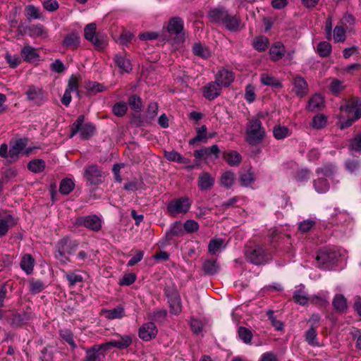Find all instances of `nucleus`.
<instances>
[{
  "instance_id": "1",
  "label": "nucleus",
  "mask_w": 361,
  "mask_h": 361,
  "mask_svg": "<svg viewBox=\"0 0 361 361\" xmlns=\"http://www.w3.org/2000/svg\"><path fill=\"white\" fill-rule=\"evenodd\" d=\"M79 243L77 240H71L68 237H64L59 240L55 245L54 257L62 265L67 264L70 258L66 255L74 254L78 249Z\"/></svg>"
},
{
  "instance_id": "2",
  "label": "nucleus",
  "mask_w": 361,
  "mask_h": 361,
  "mask_svg": "<svg viewBox=\"0 0 361 361\" xmlns=\"http://www.w3.org/2000/svg\"><path fill=\"white\" fill-rule=\"evenodd\" d=\"M266 130L259 118H252L246 125V142L250 145H256L262 142Z\"/></svg>"
},
{
  "instance_id": "3",
  "label": "nucleus",
  "mask_w": 361,
  "mask_h": 361,
  "mask_svg": "<svg viewBox=\"0 0 361 361\" xmlns=\"http://www.w3.org/2000/svg\"><path fill=\"white\" fill-rule=\"evenodd\" d=\"M192 200L187 196H182L169 201L166 206V212L171 217L187 214L191 207Z\"/></svg>"
},
{
  "instance_id": "4",
  "label": "nucleus",
  "mask_w": 361,
  "mask_h": 361,
  "mask_svg": "<svg viewBox=\"0 0 361 361\" xmlns=\"http://www.w3.org/2000/svg\"><path fill=\"white\" fill-rule=\"evenodd\" d=\"M245 255L250 262L255 265L264 264L271 259L269 252L262 246L257 245L247 247Z\"/></svg>"
},
{
  "instance_id": "5",
  "label": "nucleus",
  "mask_w": 361,
  "mask_h": 361,
  "mask_svg": "<svg viewBox=\"0 0 361 361\" xmlns=\"http://www.w3.org/2000/svg\"><path fill=\"white\" fill-rule=\"evenodd\" d=\"M85 116L80 115L71 126V137H73L78 132L82 140H89L94 133L95 126L91 123H84Z\"/></svg>"
},
{
  "instance_id": "6",
  "label": "nucleus",
  "mask_w": 361,
  "mask_h": 361,
  "mask_svg": "<svg viewBox=\"0 0 361 361\" xmlns=\"http://www.w3.org/2000/svg\"><path fill=\"white\" fill-rule=\"evenodd\" d=\"M165 295L168 298L170 312L178 315L182 312L181 298L177 290L174 288L167 287L165 288Z\"/></svg>"
},
{
  "instance_id": "7",
  "label": "nucleus",
  "mask_w": 361,
  "mask_h": 361,
  "mask_svg": "<svg viewBox=\"0 0 361 361\" xmlns=\"http://www.w3.org/2000/svg\"><path fill=\"white\" fill-rule=\"evenodd\" d=\"M340 110L347 116H355V119H359L361 117V102L357 97L352 98L341 105Z\"/></svg>"
},
{
  "instance_id": "8",
  "label": "nucleus",
  "mask_w": 361,
  "mask_h": 361,
  "mask_svg": "<svg viewBox=\"0 0 361 361\" xmlns=\"http://www.w3.org/2000/svg\"><path fill=\"white\" fill-rule=\"evenodd\" d=\"M75 224L96 232L100 231L102 227V219L96 214L78 217L76 219Z\"/></svg>"
},
{
  "instance_id": "9",
  "label": "nucleus",
  "mask_w": 361,
  "mask_h": 361,
  "mask_svg": "<svg viewBox=\"0 0 361 361\" xmlns=\"http://www.w3.org/2000/svg\"><path fill=\"white\" fill-rule=\"evenodd\" d=\"M84 177L89 185L96 186L102 183V172L95 164L85 168Z\"/></svg>"
},
{
  "instance_id": "10",
  "label": "nucleus",
  "mask_w": 361,
  "mask_h": 361,
  "mask_svg": "<svg viewBox=\"0 0 361 361\" xmlns=\"http://www.w3.org/2000/svg\"><path fill=\"white\" fill-rule=\"evenodd\" d=\"M338 257L339 255L334 249L324 247L318 252L316 259L322 265L329 266L334 264Z\"/></svg>"
},
{
  "instance_id": "11",
  "label": "nucleus",
  "mask_w": 361,
  "mask_h": 361,
  "mask_svg": "<svg viewBox=\"0 0 361 361\" xmlns=\"http://www.w3.org/2000/svg\"><path fill=\"white\" fill-rule=\"evenodd\" d=\"M85 352V356L82 361H102L104 357L103 351L107 350L105 345L102 344H95L90 348L82 347Z\"/></svg>"
},
{
  "instance_id": "12",
  "label": "nucleus",
  "mask_w": 361,
  "mask_h": 361,
  "mask_svg": "<svg viewBox=\"0 0 361 361\" xmlns=\"http://www.w3.org/2000/svg\"><path fill=\"white\" fill-rule=\"evenodd\" d=\"M25 94L27 100L32 102L37 106L42 105L47 100L44 90L36 85H28Z\"/></svg>"
},
{
  "instance_id": "13",
  "label": "nucleus",
  "mask_w": 361,
  "mask_h": 361,
  "mask_svg": "<svg viewBox=\"0 0 361 361\" xmlns=\"http://www.w3.org/2000/svg\"><path fill=\"white\" fill-rule=\"evenodd\" d=\"M96 30L97 25L95 23L87 24L84 29L85 38L94 46L102 48L104 44V40L98 35H96Z\"/></svg>"
},
{
  "instance_id": "14",
  "label": "nucleus",
  "mask_w": 361,
  "mask_h": 361,
  "mask_svg": "<svg viewBox=\"0 0 361 361\" xmlns=\"http://www.w3.org/2000/svg\"><path fill=\"white\" fill-rule=\"evenodd\" d=\"M118 339H113L108 342L104 343L106 349L108 350L111 348H116L120 350L126 349L131 345L133 339L129 335H118Z\"/></svg>"
},
{
  "instance_id": "15",
  "label": "nucleus",
  "mask_w": 361,
  "mask_h": 361,
  "mask_svg": "<svg viewBox=\"0 0 361 361\" xmlns=\"http://www.w3.org/2000/svg\"><path fill=\"white\" fill-rule=\"evenodd\" d=\"M158 330L154 322H147L143 324L139 329V337L145 341H148L155 338Z\"/></svg>"
},
{
  "instance_id": "16",
  "label": "nucleus",
  "mask_w": 361,
  "mask_h": 361,
  "mask_svg": "<svg viewBox=\"0 0 361 361\" xmlns=\"http://www.w3.org/2000/svg\"><path fill=\"white\" fill-rule=\"evenodd\" d=\"M235 79V73L228 69L222 68L215 75V82L221 87H228Z\"/></svg>"
},
{
  "instance_id": "17",
  "label": "nucleus",
  "mask_w": 361,
  "mask_h": 361,
  "mask_svg": "<svg viewBox=\"0 0 361 361\" xmlns=\"http://www.w3.org/2000/svg\"><path fill=\"white\" fill-rule=\"evenodd\" d=\"M221 92V87L215 81L209 82L202 87V94L208 100H214L217 98Z\"/></svg>"
},
{
  "instance_id": "18",
  "label": "nucleus",
  "mask_w": 361,
  "mask_h": 361,
  "mask_svg": "<svg viewBox=\"0 0 361 361\" xmlns=\"http://www.w3.org/2000/svg\"><path fill=\"white\" fill-rule=\"evenodd\" d=\"M27 140L25 138L17 139L10 142L9 157L16 161L19 154L25 148Z\"/></svg>"
},
{
  "instance_id": "19",
  "label": "nucleus",
  "mask_w": 361,
  "mask_h": 361,
  "mask_svg": "<svg viewBox=\"0 0 361 361\" xmlns=\"http://www.w3.org/2000/svg\"><path fill=\"white\" fill-rule=\"evenodd\" d=\"M25 29L28 32V35L32 38L39 37L45 39L48 37V30L42 24H32L26 26Z\"/></svg>"
},
{
  "instance_id": "20",
  "label": "nucleus",
  "mask_w": 361,
  "mask_h": 361,
  "mask_svg": "<svg viewBox=\"0 0 361 361\" xmlns=\"http://www.w3.org/2000/svg\"><path fill=\"white\" fill-rule=\"evenodd\" d=\"M293 85V91L297 96L302 97L307 93L308 85L304 78L300 75L294 77Z\"/></svg>"
},
{
  "instance_id": "21",
  "label": "nucleus",
  "mask_w": 361,
  "mask_h": 361,
  "mask_svg": "<svg viewBox=\"0 0 361 361\" xmlns=\"http://www.w3.org/2000/svg\"><path fill=\"white\" fill-rule=\"evenodd\" d=\"M226 28L231 32H238L240 30L241 20L238 16L228 13L223 24Z\"/></svg>"
},
{
  "instance_id": "22",
  "label": "nucleus",
  "mask_w": 361,
  "mask_h": 361,
  "mask_svg": "<svg viewBox=\"0 0 361 361\" xmlns=\"http://www.w3.org/2000/svg\"><path fill=\"white\" fill-rule=\"evenodd\" d=\"M228 13L225 8L216 7L209 11L208 17L213 23L223 24Z\"/></svg>"
},
{
  "instance_id": "23",
  "label": "nucleus",
  "mask_w": 361,
  "mask_h": 361,
  "mask_svg": "<svg viewBox=\"0 0 361 361\" xmlns=\"http://www.w3.org/2000/svg\"><path fill=\"white\" fill-rule=\"evenodd\" d=\"M337 173V166L333 163H326L316 170V173L321 177L333 180Z\"/></svg>"
},
{
  "instance_id": "24",
  "label": "nucleus",
  "mask_w": 361,
  "mask_h": 361,
  "mask_svg": "<svg viewBox=\"0 0 361 361\" xmlns=\"http://www.w3.org/2000/svg\"><path fill=\"white\" fill-rule=\"evenodd\" d=\"M80 44L79 35L76 32H71L66 35L62 41V45L68 49H75Z\"/></svg>"
},
{
  "instance_id": "25",
  "label": "nucleus",
  "mask_w": 361,
  "mask_h": 361,
  "mask_svg": "<svg viewBox=\"0 0 361 361\" xmlns=\"http://www.w3.org/2000/svg\"><path fill=\"white\" fill-rule=\"evenodd\" d=\"M115 64L123 71L129 73L132 70V65L125 53H118L114 56Z\"/></svg>"
},
{
  "instance_id": "26",
  "label": "nucleus",
  "mask_w": 361,
  "mask_h": 361,
  "mask_svg": "<svg viewBox=\"0 0 361 361\" xmlns=\"http://www.w3.org/2000/svg\"><path fill=\"white\" fill-rule=\"evenodd\" d=\"M286 52L284 45L281 42H276L269 49L270 59L272 61L281 60Z\"/></svg>"
},
{
  "instance_id": "27",
  "label": "nucleus",
  "mask_w": 361,
  "mask_h": 361,
  "mask_svg": "<svg viewBox=\"0 0 361 361\" xmlns=\"http://www.w3.org/2000/svg\"><path fill=\"white\" fill-rule=\"evenodd\" d=\"M214 178L208 172L201 173L198 177V187L202 191L210 190L214 185Z\"/></svg>"
},
{
  "instance_id": "28",
  "label": "nucleus",
  "mask_w": 361,
  "mask_h": 361,
  "mask_svg": "<svg viewBox=\"0 0 361 361\" xmlns=\"http://www.w3.org/2000/svg\"><path fill=\"white\" fill-rule=\"evenodd\" d=\"M183 27V20L179 17H173L169 22L167 30L171 35H178L182 33Z\"/></svg>"
},
{
  "instance_id": "29",
  "label": "nucleus",
  "mask_w": 361,
  "mask_h": 361,
  "mask_svg": "<svg viewBox=\"0 0 361 361\" xmlns=\"http://www.w3.org/2000/svg\"><path fill=\"white\" fill-rule=\"evenodd\" d=\"M17 224L16 219L11 214H7L0 219V237L4 236L9 228Z\"/></svg>"
},
{
  "instance_id": "30",
  "label": "nucleus",
  "mask_w": 361,
  "mask_h": 361,
  "mask_svg": "<svg viewBox=\"0 0 361 361\" xmlns=\"http://www.w3.org/2000/svg\"><path fill=\"white\" fill-rule=\"evenodd\" d=\"M332 305L336 312L344 313L348 310L347 299L342 294H336L333 298Z\"/></svg>"
},
{
  "instance_id": "31",
  "label": "nucleus",
  "mask_w": 361,
  "mask_h": 361,
  "mask_svg": "<svg viewBox=\"0 0 361 361\" xmlns=\"http://www.w3.org/2000/svg\"><path fill=\"white\" fill-rule=\"evenodd\" d=\"M20 268L26 273V274H31L33 271L35 267V259L28 253L23 255L20 262Z\"/></svg>"
},
{
  "instance_id": "32",
  "label": "nucleus",
  "mask_w": 361,
  "mask_h": 361,
  "mask_svg": "<svg viewBox=\"0 0 361 361\" xmlns=\"http://www.w3.org/2000/svg\"><path fill=\"white\" fill-rule=\"evenodd\" d=\"M220 269V267L216 259H206L202 264V270L207 275H214Z\"/></svg>"
},
{
  "instance_id": "33",
  "label": "nucleus",
  "mask_w": 361,
  "mask_h": 361,
  "mask_svg": "<svg viewBox=\"0 0 361 361\" xmlns=\"http://www.w3.org/2000/svg\"><path fill=\"white\" fill-rule=\"evenodd\" d=\"M184 234L183 226L180 221H176L169 227V229L166 232V235L169 238L173 236H182Z\"/></svg>"
},
{
  "instance_id": "34",
  "label": "nucleus",
  "mask_w": 361,
  "mask_h": 361,
  "mask_svg": "<svg viewBox=\"0 0 361 361\" xmlns=\"http://www.w3.org/2000/svg\"><path fill=\"white\" fill-rule=\"evenodd\" d=\"M30 319V316L27 312L15 313L10 319V324L13 326H20L26 324Z\"/></svg>"
},
{
  "instance_id": "35",
  "label": "nucleus",
  "mask_w": 361,
  "mask_h": 361,
  "mask_svg": "<svg viewBox=\"0 0 361 361\" xmlns=\"http://www.w3.org/2000/svg\"><path fill=\"white\" fill-rule=\"evenodd\" d=\"M102 312L105 314V317L108 319H121L125 316V310L121 305L111 310H102Z\"/></svg>"
},
{
  "instance_id": "36",
  "label": "nucleus",
  "mask_w": 361,
  "mask_h": 361,
  "mask_svg": "<svg viewBox=\"0 0 361 361\" xmlns=\"http://www.w3.org/2000/svg\"><path fill=\"white\" fill-rule=\"evenodd\" d=\"M260 82L264 85L270 86L274 88H281L283 87L279 80L267 73L261 74Z\"/></svg>"
},
{
  "instance_id": "37",
  "label": "nucleus",
  "mask_w": 361,
  "mask_h": 361,
  "mask_svg": "<svg viewBox=\"0 0 361 361\" xmlns=\"http://www.w3.org/2000/svg\"><path fill=\"white\" fill-rule=\"evenodd\" d=\"M304 286L300 285L293 293V299L296 303L301 305H306L310 301L307 294L304 290Z\"/></svg>"
},
{
  "instance_id": "38",
  "label": "nucleus",
  "mask_w": 361,
  "mask_h": 361,
  "mask_svg": "<svg viewBox=\"0 0 361 361\" xmlns=\"http://www.w3.org/2000/svg\"><path fill=\"white\" fill-rule=\"evenodd\" d=\"M24 12L27 20L29 21L34 19H41L42 18V13L40 9L32 4L27 5L25 8Z\"/></svg>"
},
{
  "instance_id": "39",
  "label": "nucleus",
  "mask_w": 361,
  "mask_h": 361,
  "mask_svg": "<svg viewBox=\"0 0 361 361\" xmlns=\"http://www.w3.org/2000/svg\"><path fill=\"white\" fill-rule=\"evenodd\" d=\"M224 159L231 166H238L241 161V155L236 151H230L224 154Z\"/></svg>"
},
{
  "instance_id": "40",
  "label": "nucleus",
  "mask_w": 361,
  "mask_h": 361,
  "mask_svg": "<svg viewBox=\"0 0 361 361\" xmlns=\"http://www.w3.org/2000/svg\"><path fill=\"white\" fill-rule=\"evenodd\" d=\"M324 106V99L319 94H314L308 102L307 109L310 111H315Z\"/></svg>"
},
{
  "instance_id": "41",
  "label": "nucleus",
  "mask_w": 361,
  "mask_h": 361,
  "mask_svg": "<svg viewBox=\"0 0 361 361\" xmlns=\"http://www.w3.org/2000/svg\"><path fill=\"white\" fill-rule=\"evenodd\" d=\"M269 39L263 35L256 37L252 42L254 49L259 52L264 51L269 46Z\"/></svg>"
},
{
  "instance_id": "42",
  "label": "nucleus",
  "mask_w": 361,
  "mask_h": 361,
  "mask_svg": "<svg viewBox=\"0 0 361 361\" xmlns=\"http://www.w3.org/2000/svg\"><path fill=\"white\" fill-rule=\"evenodd\" d=\"M61 338L69 344L72 350H75L77 348V345L74 341L73 333L68 329H60L59 331Z\"/></svg>"
},
{
  "instance_id": "43",
  "label": "nucleus",
  "mask_w": 361,
  "mask_h": 361,
  "mask_svg": "<svg viewBox=\"0 0 361 361\" xmlns=\"http://www.w3.org/2000/svg\"><path fill=\"white\" fill-rule=\"evenodd\" d=\"M21 56L27 62L34 61L39 57L35 49L30 45H26L22 49Z\"/></svg>"
},
{
  "instance_id": "44",
  "label": "nucleus",
  "mask_w": 361,
  "mask_h": 361,
  "mask_svg": "<svg viewBox=\"0 0 361 361\" xmlns=\"http://www.w3.org/2000/svg\"><path fill=\"white\" fill-rule=\"evenodd\" d=\"M164 157L170 161H175L179 164H188L190 161L188 159L183 157L180 154L174 150L165 151Z\"/></svg>"
},
{
  "instance_id": "45",
  "label": "nucleus",
  "mask_w": 361,
  "mask_h": 361,
  "mask_svg": "<svg viewBox=\"0 0 361 361\" xmlns=\"http://www.w3.org/2000/svg\"><path fill=\"white\" fill-rule=\"evenodd\" d=\"M235 182V174L231 171H227L224 172L220 178L221 185L226 189L232 187Z\"/></svg>"
},
{
  "instance_id": "46",
  "label": "nucleus",
  "mask_w": 361,
  "mask_h": 361,
  "mask_svg": "<svg viewBox=\"0 0 361 361\" xmlns=\"http://www.w3.org/2000/svg\"><path fill=\"white\" fill-rule=\"evenodd\" d=\"M75 188V183L71 178H66L61 180L59 185V192L62 195H68L70 194Z\"/></svg>"
},
{
  "instance_id": "47",
  "label": "nucleus",
  "mask_w": 361,
  "mask_h": 361,
  "mask_svg": "<svg viewBox=\"0 0 361 361\" xmlns=\"http://www.w3.org/2000/svg\"><path fill=\"white\" fill-rule=\"evenodd\" d=\"M314 188L318 193H325L329 190V183L326 178L319 177L314 180Z\"/></svg>"
},
{
  "instance_id": "48",
  "label": "nucleus",
  "mask_w": 361,
  "mask_h": 361,
  "mask_svg": "<svg viewBox=\"0 0 361 361\" xmlns=\"http://www.w3.org/2000/svg\"><path fill=\"white\" fill-rule=\"evenodd\" d=\"M45 162L40 159H35L31 160L27 164V169L33 173H39L42 172L45 169Z\"/></svg>"
},
{
  "instance_id": "49",
  "label": "nucleus",
  "mask_w": 361,
  "mask_h": 361,
  "mask_svg": "<svg viewBox=\"0 0 361 361\" xmlns=\"http://www.w3.org/2000/svg\"><path fill=\"white\" fill-rule=\"evenodd\" d=\"M273 135L276 140H283L290 136V129L286 126L277 125L273 128Z\"/></svg>"
},
{
  "instance_id": "50",
  "label": "nucleus",
  "mask_w": 361,
  "mask_h": 361,
  "mask_svg": "<svg viewBox=\"0 0 361 361\" xmlns=\"http://www.w3.org/2000/svg\"><path fill=\"white\" fill-rule=\"evenodd\" d=\"M328 299V293L322 292L319 293L317 295H314L312 298H310V301L311 303L318 306L326 307L329 304Z\"/></svg>"
},
{
  "instance_id": "51",
  "label": "nucleus",
  "mask_w": 361,
  "mask_h": 361,
  "mask_svg": "<svg viewBox=\"0 0 361 361\" xmlns=\"http://www.w3.org/2000/svg\"><path fill=\"white\" fill-rule=\"evenodd\" d=\"M207 128L206 126H202L200 128H199L197 130V135L193 137L192 139L190 140L189 144L190 145H194L196 142H207Z\"/></svg>"
},
{
  "instance_id": "52",
  "label": "nucleus",
  "mask_w": 361,
  "mask_h": 361,
  "mask_svg": "<svg viewBox=\"0 0 361 361\" xmlns=\"http://www.w3.org/2000/svg\"><path fill=\"white\" fill-rule=\"evenodd\" d=\"M238 334L239 338L245 344H251L253 337L252 331L244 326H240L238 329Z\"/></svg>"
},
{
  "instance_id": "53",
  "label": "nucleus",
  "mask_w": 361,
  "mask_h": 361,
  "mask_svg": "<svg viewBox=\"0 0 361 361\" xmlns=\"http://www.w3.org/2000/svg\"><path fill=\"white\" fill-rule=\"evenodd\" d=\"M317 52L322 58L329 56L331 52V44L326 41L319 42L317 47Z\"/></svg>"
},
{
  "instance_id": "54",
  "label": "nucleus",
  "mask_w": 361,
  "mask_h": 361,
  "mask_svg": "<svg viewBox=\"0 0 361 361\" xmlns=\"http://www.w3.org/2000/svg\"><path fill=\"white\" fill-rule=\"evenodd\" d=\"M317 333L316 327L312 326L305 332V340L309 345L312 346H317L319 345L317 341Z\"/></svg>"
},
{
  "instance_id": "55",
  "label": "nucleus",
  "mask_w": 361,
  "mask_h": 361,
  "mask_svg": "<svg viewBox=\"0 0 361 361\" xmlns=\"http://www.w3.org/2000/svg\"><path fill=\"white\" fill-rule=\"evenodd\" d=\"M327 123V118L323 114H317L313 117L310 126L314 129L324 128Z\"/></svg>"
},
{
  "instance_id": "56",
  "label": "nucleus",
  "mask_w": 361,
  "mask_h": 361,
  "mask_svg": "<svg viewBox=\"0 0 361 361\" xmlns=\"http://www.w3.org/2000/svg\"><path fill=\"white\" fill-rule=\"evenodd\" d=\"M128 111V105L124 102H118L112 107V112L118 117L123 116Z\"/></svg>"
},
{
  "instance_id": "57",
  "label": "nucleus",
  "mask_w": 361,
  "mask_h": 361,
  "mask_svg": "<svg viewBox=\"0 0 361 361\" xmlns=\"http://www.w3.org/2000/svg\"><path fill=\"white\" fill-rule=\"evenodd\" d=\"M85 88L87 91L94 94L104 92L106 90V87L102 84L95 81L87 82Z\"/></svg>"
},
{
  "instance_id": "58",
  "label": "nucleus",
  "mask_w": 361,
  "mask_h": 361,
  "mask_svg": "<svg viewBox=\"0 0 361 361\" xmlns=\"http://www.w3.org/2000/svg\"><path fill=\"white\" fill-rule=\"evenodd\" d=\"M128 104L130 108L136 112H140L142 110V99L136 94H133L129 97Z\"/></svg>"
},
{
  "instance_id": "59",
  "label": "nucleus",
  "mask_w": 361,
  "mask_h": 361,
  "mask_svg": "<svg viewBox=\"0 0 361 361\" xmlns=\"http://www.w3.org/2000/svg\"><path fill=\"white\" fill-rule=\"evenodd\" d=\"M254 180V173L250 170H248L247 172L243 173L240 175V183L243 187L250 186Z\"/></svg>"
},
{
  "instance_id": "60",
  "label": "nucleus",
  "mask_w": 361,
  "mask_h": 361,
  "mask_svg": "<svg viewBox=\"0 0 361 361\" xmlns=\"http://www.w3.org/2000/svg\"><path fill=\"white\" fill-rule=\"evenodd\" d=\"M224 243V240L221 238H213L208 245L209 252L212 255H215L216 252L221 247Z\"/></svg>"
},
{
  "instance_id": "61",
  "label": "nucleus",
  "mask_w": 361,
  "mask_h": 361,
  "mask_svg": "<svg viewBox=\"0 0 361 361\" xmlns=\"http://www.w3.org/2000/svg\"><path fill=\"white\" fill-rule=\"evenodd\" d=\"M192 52L195 55L203 59H207L210 56L209 49L203 47L201 44H195L192 47Z\"/></svg>"
},
{
  "instance_id": "62",
  "label": "nucleus",
  "mask_w": 361,
  "mask_h": 361,
  "mask_svg": "<svg viewBox=\"0 0 361 361\" xmlns=\"http://www.w3.org/2000/svg\"><path fill=\"white\" fill-rule=\"evenodd\" d=\"M66 278L68 281L70 287H73L76 283L83 281V277L80 274H77L75 272H67L66 274Z\"/></svg>"
},
{
  "instance_id": "63",
  "label": "nucleus",
  "mask_w": 361,
  "mask_h": 361,
  "mask_svg": "<svg viewBox=\"0 0 361 361\" xmlns=\"http://www.w3.org/2000/svg\"><path fill=\"white\" fill-rule=\"evenodd\" d=\"M45 288L44 283L40 280H31L30 282V291L32 294H37L42 291Z\"/></svg>"
},
{
  "instance_id": "64",
  "label": "nucleus",
  "mask_w": 361,
  "mask_h": 361,
  "mask_svg": "<svg viewBox=\"0 0 361 361\" xmlns=\"http://www.w3.org/2000/svg\"><path fill=\"white\" fill-rule=\"evenodd\" d=\"M184 232H187L188 233H192L198 231L199 224L198 223L193 219H188L185 221L183 224Z\"/></svg>"
}]
</instances>
